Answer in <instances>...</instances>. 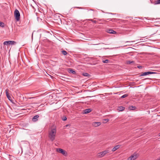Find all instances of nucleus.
Masks as SVG:
<instances>
[{
  "mask_svg": "<svg viewBox=\"0 0 160 160\" xmlns=\"http://www.w3.org/2000/svg\"><path fill=\"white\" fill-rule=\"evenodd\" d=\"M128 96V94H124L121 97V98H126V97H127V96Z\"/></svg>",
  "mask_w": 160,
  "mask_h": 160,
  "instance_id": "obj_20",
  "label": "nucleus"
},
{
  "mask_svg": "<svg viewBox=\"0 0 160 160\" xmlns=\"http://www.w3.org/2000/svg\"><path fill=\"white\" fill-rule=\"evenodd\" d=\"M109 152L108 150H106L98 153L97 154V157L99 158H101L104 157L106 154Z\"/></svg>",
  "mask_w": 160,
  "mask_h": 160,
  "instance_id": "obj_2",
  "label": "nucleus"
},
{
  "mask_svg": "<svg viewBox=\"0 0 160 160\" xmlns=\"http://www.w3.org/2000/svg\"><path fill=\"white\" fill-rule=\"evenodd\" d=\"M82 75L84 76L89 77L90 76V75L87 73H83Z\"/></svg>",
  "mask_w": 160,
  "mask_h": 160,
  "instance_id": "obj_16",
  "label": "nucleus"
},
{
  "mask_svg": "<svg viewBox=\"0 0 160 160\" xmlns=\"http://www.w3.org/2000/svg\"><path fill=\"white\" fill-rule=\"evenodd\" d=\"M69 72L70 73H72L73 74H75L76 72L75 71L73 70L72 69L70 68L69 69Z\"/></svg>",
  "mask_w": 160,
  "mask_h": 160,
  "instance_id": "obj_14",
  "label": "nucleus"
},
{
  "mask_svg": "<svg viewBox=\"0 0 160 160\" xmlns=\"http://www.w3.org/2000/svg\"><path fill=\"white\" fill-rule=\"evenodd\" d=\"M159 160H160V159Z\"/></svg>",
  "mask_w": 160,
  "mask_h": 160,
  "instance_id": "obj_38",
  "label": "nucleus"
},
{
  "mask_svg": "<svg viewBox=\"0 0 160 160\" xmlns=\"http://www.w3.org/2000/svg\"><path fill=\"white\" fill-rule=\"evenodd\" d=\"M107 32L108 33L110 34H115L116 33V32L112 29H107Z\"/></svg>",
  "mask_w": 160,
  "mask_h": 160,
  "instance_id": "obj_9",
  "label": "nucleus"
},
{
  "mask_svg": "<svg viewBox=\"0 0 160 160\" xmlns=\"http://www.w3.org/2000/svg\"><path fill=\"white\" fill-rule=\"evenodd\" d=\"M0 26L2 28H3L4 27V24L3 22L0 21Z\"/></svg>",
  "mask_w": 160,
  "mask_h": 160,
  "instance_id": "obj_19",
  "label": "nucleus"
},
{
  "mask_svg": "<svg viewBox=\"0 0 160 160\" xmlns=\"http://www.w3.org/2000/svg\"><path fill=\"white\" fill-rule=\"evenodd\" d=\"M129 45V44H127L126 45Z\"/></svg>",
  "mask_w": 160,
  "mask_h": 160,
  "instance_id": "obj_35",
  "label": "nucleus"
},
{
  "mask_svg": "<svg viewBox=\"0 0 160 160\" xmlns=\"http://www.w3.org/2000/svg\"><path fill=\"white\" fill-rule=\"evenodd\" d=\"M92 110L91 109H85L84 111V113L85 114L88 113L90 112Z\"/></svg>",
  "mask_w": 160,
  "mask_h": 160,
  "instance_id": "obj_13",
  "label": "nucleus"
},
{
  "mask_svg": "<svg viewBox=\"0 0 160 160\" xmlns=\"http://www.w3.org/2000/svg\"><path fill=\"white\" fill-rule=\"evenodd\" d=\"M17 43V42L14 41H6L3 43L4 45L10 46L14 45Z\"/></svg>",
  "mask_w": 160,
  "mask_h": 160,
  "instance_id": "obj_4",
  "label": "nucleus"
},
{
  "mask_svg": "<svg viewBox=\"0 0 160 160\" xmlns=\"http://www.w3.org/2000/svg\"><path fill=\"white\" fill-rule=\"evenodd\" d=\"M154 73V72H150V71L145 72H144L142 73L141 74L140 76H146V75H148L151 74H153Z\"/></svg>",
  "mask_w": 160,
  "mask_h": 160,
  "instance_id": "obj_7",
  "label": "nucleus"
},
{
  "mask_svg": "<svg viewBox=\"0 0 160 160\" xmlns=\"http://www.w3.org/2000/svg\"><path fill=\"white\" fill-rule=\"evenodd\" d=\"M155 5L160 4V0H158L156 1L154 4Z\"/></svg>",
  "mask_w": 160,
  "mask_h": 160,
  "instance_id": "obj_18",
  "label": "nucleus"
},
{
  "mask_svg": "<svg viewBox=\"0 0 160 160\" xmlns=\"http://www.w3.org/2000/svg\"><path fill=\"white\" fill-rule=\"evenodd\" d=\"M90 20L91 21H92V22L93 20H92V19H90Z\"/></svg>",
  "mask_w": 160,
  "mask_h": 160,
  "instance_id": "obj_30",
  "label": "nucleus"
},
{
  "mask_svg": "<svg viewBox=\"0 0 160 160\" xmlns=\"http://www.w3.org/2000/svg\"><path fill=\"white\" fill-rule=\"evenodd\" d=\"M103 121L104 122H108V121H109V119H104L103 120Z\"/></svg>",
  "mask_w": 160,
  "mask_h": 160,
  "instance_id": "obj_24",
  "label": "nucleus"
},
{
  "mask_svg": "<svg viewBox=\"0 0 160 160\" xmlns=\"http://www.w3.org/2000/svg\"><path fill=\"white\" fill-rule=\"evenodd\" d=\"M8 91H9V90L8 89H6L5 90V93H6V95H8L9 94L8 93Z\"/></svg>",
  "mask_w": 160,
  "mask_h": 160,
  "instance_id": "obj_25",
  "label": "nucleus"
},
{
  "mask_svg": "<svg viewBox=\"0 0 160 160\" xmlns=\"http://www.w3.org/2000/svg\"><path fill=\"white\" fill-rule=\"evenodd\" d=\"M130 109L135 110L136 108L135 107L131 106L130 107Z\"/></svg>",
  "mask_w": 160,
  "mask_h": 160,
  "instance_id": "obj_23",
  "label": "nucleus"
},
{
  "mask_svg": "<svg viewBox=\"0 0 160 160\" xmlns=\"http://www.w3.org/2000/svg\"><path fill=\"white\" fill-rule=\"evenodd\" d=\"M14 16L17 21H18L20 19V14L19 11L16 9L14 12Z\"/></svg>",
  "mask_w": 160,
  "mask_h": 160,
  "instance_id": "obj_3",
  "label": "nucleus"
},
{
  "mask_svg": "<svg viewBox=\"0 0 160 160\" xmlns=\"http://www.w3.org/2000/svg\"><path fill=\"white\" fill-rule=\"evenodd\" d=\"M138 68H140L141 67V66H138Z\"/></svg>",
  "mask_w": 160,
  "mask_h": 160,
  "instance_id": "obj_29",
  "label": "nucleus"
},
{
  "mask_svg": "<svg viewBox=\"0 0 160 160\" xmlns=\"http://www.w3.org/2000/svg\"><path fill=\"white\" fill-rule=\"evenodd\" d=\"M109 19L110 21H112V20L111 19Z\"/></svg>",
  "mask_w": 160,
  "mask_h": 160,
  "instance_id": "obj_34",
  "label": "nucleus"
},
{
  "mask_svg": "<svg viewBox=\"0 0 160 160\" xmlns=\"http://www.w3.org/2000/svg\"><path fill=\"white\" fill-rule=\"evenodd\" d=\"M92 22H93L94 23H96L97 22V21H95V20L94 21V20H93Z\"/></svg>",
  "mask_w": 160,
  "mask_h": 160,
  "instance_id": "obj_28",
  "label": "nucleus"
},
{
  "mask_svg": "<svg viewBox=\"0 0 160 160\" xmlns=\"http://www.w3.org/2000/svg\"><path fill=\"white\" fill-rule=\"evenodd\" d=\"M127 63L128 64H130L131 63H134V61H127Z\"/></svg>",
  "mask_w": 160,
  "mask_h": 160,
  "instance_id": "obj_17",
  "label": "nucleus"
},
{
  "mask_svg": "<svg viewBox=\"0 0 160 160\" xmlns=\"http://www.w3.org/2000/svg\"><path fill=\"white\" fill-rule=\"evenodd\" d=\"M100 44L102 45H103V43H101Z\"/></svg>",
  "mask_w": 160,
  "mask_h": 160,
  "instance_id": "obj_31",
  "label": "nucleus"
},
{
  "mask_svg": "<svg viewBox=\"0 0 160 160\" xmlns=\"http://www.w3.org/2000/svg\"><path fill=\"white\" fill-rule=\"evenodd\" d=\"M39 116L38 115H36L33 117L32 119V120L34 122H36L38 120V118H39Z\"/></svg>",
  "mask_w": 160,
  "mask_h": 160,
  "instance_id": "obj_11",
  "label": "nucleus"
},
{
  "mask_svg": "<svg viewBox=\"0 0 160 160\" xmlns=\"http://www.w3.org/2000/svg\"><path fill=\"white\" fill-rule=\"evenodd\" d=\"M68 126H69V125H67L66 126V127H68Z\"/></svg>",
  "mask_w": 160,
  "mask_h": 160,
  "instance_id": "obj_32",
  "label": "nucleus"
},
{
  "mask_svg": "<svg viewBox=\"0 0 160 160\" xmlns=\"http://www.w3.org/2000/svg\"><path fill=\"white\" fill-rule=\"evenodd\" d=\"M62 53L63 55H66L67 54V52L66 51H62Z\"/></svg>",
  "mask_w": 160,
  "mask_h": 160,
  "instance_id": "obj_21",
  "label": "nucleus"
},
{
  "mask_svg": "<svg viewBox=\"0 0 160 160\" xmlns=\"http://www.w3.org/2000/svg\"><path fill=\"white\" fill-rule=\"evenodd\" d=\"M138 157V154L136 153H134L133 154L131 155L129 157L127 160H135Z\"/></svg>",
  "mask_w": 160,
  "mask_h": 160,
  "instance_id": "obj_6",
  "label": "nucleus"
},
{
  "mask_svg": "<svg viewBox=\"0 0 160 160\" xmlns=\"http://www.w3.org/2000/svg\"><path fill=\"white\" fill-rule=\"evenodd\" d=\"M56 151L58 152L62 153V155H64L65 156H66L67 155V152L65 151L61 148H56Z\"/></svg>",
  "mask_w": 160,
  "mask_h": 160,
  "instance_id": "obj_5",
  "label": "nucleus"
},
{
  "mask_svg": "<svg viewBox=\"0 0 160 160\" xmlns=\"http://www.w3.org/2000/svg\"><path fill=\"white\" fill-rule=\"evenodd\" d=\"M120 146L121 145H118L116 146L112 149V151L114 152L115 151L118 149L120 148Z\"/></svg>",
  "mask_w": 160,
  "mask_h": 160,
  "instance_id": "obj_10",
  "label": "nucleus"
},
{
  "mask_svg": "<svg viewBox=\"0 0 160 160\" xmlns=\"http://www.w3.org/2000/svg\"><path fill=\"white\" fill-rule=\"evenodd\" d=\"M159 136H160V133L159 134Z\"/></svg>",
  "mask_w": 160,
  "mask_h": 160,
  "instance_id": "obj_36",
  "label": "nucleus"
},
{
  "mask_svg": "<svg viewBox=\"0 0 160 160\" xmlns=\"http://www.w3.org/2000/svg\"><path fill=\"white\" fill-rule=\"evenodd\" d=\"M101 124L100 122H93L92 123V125L95 127L100 126Z\"/></svg>",
  "mask_w": 160,
  "mask_h": 160,
  "instance_id": "obj_8",
  "label": "nucleus"
},
{
  "mask_svg": "<svg viewBox=\"0 0 160 160\" xmlns=\"http://www.w3.org/2000/svg\"><path fill=\"white\" fill-rule=\"evenodd\" d=\"M102 62L104 63H108L109 62V60H108V59H106V60H103L102 61Z\"/></svg>",
  "mask_w": 160,
  "mask_h": 160,
  "instance_id": "obj_22",
  "label": "nucleus"
},
{
  "mask_svg": "<svg viewBox=\"0 0 160 160\" xmlns=\"http://www.w3.org/2000/svg\"><path fill=\"white\" fill-rule=\"evenodd\" d=\"M7 98L9 100H10V98H11V97H10V96L9 95V94H8V95H6Z\"/></svg>",
  "mask_w": 160,
  "mask_h": 160,
  "instance_id": "obj_26",
  "label": "nucleus"
},
{
  "mask_svg": "<svg viewBox=\"0 0 160 160\" xmlns=\"http://www.w3.org/2000/svg\"><path fill=\"white\" fill-rule=\"evenodd\" d=\"M56 130L55 128H52L48 131V137L52 141H54L55 138Z\"/></svg>",
  "mask_w": 160,
  "mask_h": 160,
  "instance_id": "obj_1",
  "label": "nucleus"
},
{
  "mask_svg": "<svg viewBox=\"0 0 160 160\" xmlns=\"http://www.w3.org/2000/svg\"><path fill=\"white\" fill-rule=\"evenodd\" d=\"M67 118L65 117L63 118H62V119L63 121H66L67 120Z\"/></svg>",
  "mask_w": 160,
  "mask_h": 160,
  "instance_id": "obj_27",
  "label": "nucleus"
},
{
  "mask_svg": "<svg viewBox=\"0 0 160 160\" xmlns=\"http://www.w3.org/2000/svg\"><path fill=\"white\" fill-rule=\"evenodd\" d=\"M142 39H140V40H142Z\"/></svg>",
  "mask_w": 160,
  "mask_h": 160,
  "instance_id": "obj_37",
  "label": "nucleus"
},
{
  "mask_svg": "<svg viewBox=\"0 0 160 160\" xmlns=\"http://www.w3.org/2000/svg\"><path fill=\"white\" fill-rule=\"evenodd\" d=\"M129 42H129V41H127V42H127V43Z\"/></svg>",
  "mask_w": 160,
  "mask_h": 160,
  "instance_id": "obj_33",
  "label": "nucleus"
},
{
  "mask_svg": "<svg viewBox=\"0 0 160 160\" xmlns=\"http://www.w3.org/2000/svg\"><path fill=\"white\" fill-rule=\"evenodd\" d=\"M125 109V108L122 106H120L118 107V110L120 111H122Z\"/></svg>",
  "mask_w": 160,
  "mask_h": 160,
  "instance_id": "obj_15",
  "label": "nucleus"
},
{
  "mask_svg": "<svg viewBox=\"0 0 160 160\" xmlns=\"http://www.w3.org/2000/svg\"><path fill=\"white\" fill-rule=\"evenodd\" d=\"M36 35H37V36H38L39 37V38L40 37V33L38 32H33L32 33V39H33V36H34Z\"/></svg>",
  "mask_w": 160,
  "mask_h": 160,
  "instance_id": "obj_12",
  "label": "nucleus"
}]
</instances>
